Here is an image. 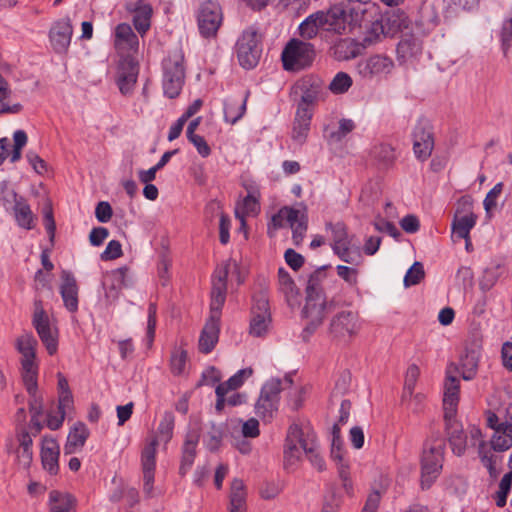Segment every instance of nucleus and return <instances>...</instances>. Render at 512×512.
Segmentation results:
<instances>
[{
  "label": "nucleus",
  "mask_w": 512,
  "mask_h": 512,
  "mask_svg": "<svg viewBox=\"0 0 512 512\" xmlns=\"http://www.w3.org/2000/svg\"><path fill=\"white\" fill-rule=\"evenodd\" d=\"M175 418L171 412H166L160 421L157 435L147 442L141 453L143 473V492L147 497L153 496V484L156 468V453L159 441L168 443L173 436Z\"/></svg>",
  "instance_id": "nucleus-1"
},
{
  "label": "nucleus",
  "mask_w": 512,
  "mask_h": 512,
  "mask_svg": "<svg viewBox=\"0 0 512 512\" xmlns=\"http://www.w3.org/2000/svg\"><path fill=\"white\" fill-rule=\"evenodd\" d=\"M512 447V424L501 423L491 438V448L482 441L478 446V457L482 465L488 470L492 479L500 473L503 457L496 452H504Z\"/></svg>",
  "instance_id": "nucleus-2"
},
{
  "label": "nucleus",
  "mask_w": 512,
  "mask_h": 512,
  "mask_svg": "<svg viewBox=\"0 0 512 512\" xmlns=\"http://www.w3.org/2000/svg\"><path fill=\"white\" fill-rule=\"evenodd\" d=\"M325 267L311 274L306 287V304L303 309L304 316L309 320L308 328L318 327L331 305H328L322 291V282L325 279Z\"/></svg>",
  "instance_id": "nucleus-3"
},
{
  "label": "nucleus",
  "mask_w": 512,
  "mask_h": 512,
  "mask_svg": "<svg viewBox=\"0 0 512 512\" xmlns=\"http://www.w3.org/2000/svg\"><path fill=\"white\" fill-rule=\"evenodd\" d=\"M317 442L314 431L309 427H300L297 424L290 426L284 449V466L287 470H294L301 460L302 453L312 452V445Z\"/></svg>",
  "instance_id": "nucleus-4"
},
{
  "label": "nucleus",
  "mask_w": 512,
  "mask_h": 512,
  "mask_svg": "<svg viewBox=\"0 0 512 512\" xmlns=\"http://www.w3.org/2000/svg\"><path fill=\"white\" fill-rule=\"evenodd\" d=\"M37 345L36 338L30 332L21 334L15 342V347L21 354L22 379L28 393H33L37 387Z\"/></svg>",
  "instance_id": "nucleus-5"
},
{
  "label": "nucleus",
  "mask_w": 512,
  "mask_h": 512,
  "mask_svg": "<svg viewBox=\"0 0 512 512\" xmlns=\"http://www.w3.org/2000/svg\"><path fill=\"white\" fill-rule=\"evenodd\" d=\"M291 387L292 379L289 376L267 381L254 405L255 414L263 421H270L278 409L279 393Z\"/></svg>",
  "instance_id": "nucleus-6"
},
{
  "label": "nucleus",
  "mask_w": 512,
  "mask_h": 512,
  "mask_svg": "<svg viewBox=\"0 0 512 512\" xmlns=\"http://www.w3.org/2000/svg\"><path fill=\"white\" fill-rule=\"evenodd\" d=\"M444 448V441L440 437L426 442L421 461L422 487L429 488L438 477L442 469Z\"/></svg>",
  "instance_id": "nucleus-7"
},
{
  "label": "nucleus",
  "mask_w": 512,
  "mask_h": 512,
  "mask_svg": "<svg viewBox=\"0 0 512 512\" xmlns=\"http://www.w3.org/2000/svg\"><path fill=\"white\" fill-rule=\"evenodd\" d=\"M314 57L313 45L299 39H291L281 54L283 68L289 72H298L309 67Z\"/></svg>",
  "instance_id": "nucleus-8"
},
{
  "label": "nucleus",
  "mask_w": 512,
  "mask_h": 512,
  "mask_svg": "<svg viewBox=\"0 0 512 512\" xmlns=\"http://www.w3.org/2000/svg\"><path fill=\"white\" fill-rule=\"evenodd\" d=\"M185 80L184 56L177 50L163 61V89L169 98L177 97Z\"/></svg>",
  "instance_id": "nucleus-9"
},
{
  "label": "nucleus",
  "mask_w": 512,
  "mask_h": 512,
  "mask_svg": "<svg viewBox=\"0 0 512 512\" xmlns=\"http://www.w3.org/2000/svg\"><path fill=\"white\" fill-rule=\"evenodd\" d=\"M32 324L50 355H54L58 349V330L50 323L41 299H35Z\"/></svg>",
  "instance_id": "nucleus-10"
},
{
  "label": "nucleus",
  "mask_w": 512,
  "mask_h": 512,
  "mask_svg": "<svg viewBox=\"0 0 512 512\" xmlns=\"http://www.w3.org/2000/svg\"><path fill=\"white\" fill-rule=\"evenodd\" d=\"M404 26H406V20L402 14L379 15L371 21L364 41L367 44H373L382 38L393 37Z\"/></svg>",
  "instance_id": "nucleus-11"
},
{
  "label": "nucleus",
  "mask_w": 512,
  "mask_h": 512,
  "mask_svg": "<svg viewBox=\"0 0 512 512\" xmlns=\"http://www.w3.org/2000/svg\"><path fill=\"white\" fill-rule=\"evenodd\" d=\"M231 269L237 270L238 265L235 260H227L217 266L212 277L211 289V314L220 315L222 306L226 300L227 276Z\"/></svg>",
  "instance_id": "nucleus-12"
},
{
  "label": "nucleus",
  "mask_w": 512,
  "mask_h": 512,
  "mask_svg": "<svg viewBox=\"0 0 512 512\" xmlns=\"http://www.w3.org/2000/svg\"><path fill=\"white\" fill-rule=\"evenodd\" d=\"M261 56L260 36L254 28L245 30L237 42V57L243 68L255 67Z\"/></svg>",
  "instance_id": "nucleus-13"
},
{
  "label": "nucleus",
  "mask_w": 512,
  "mask_h": 512,
  "mask_svg": "<svg viewBox=\"0 0 512 512\" xmlns=\"http://www.w3.org/2000/svg\"><path fill=\"white\" fill-rule=\"evenodd\" d=\"M394 61L389 56L374 54L361 59L357 64V72L363 79L380 80L392 73Z\"/></svg>",
  "instance_id": "nucleus-14"
},
{
  "label": "nucleus",
  "mask_w": 512,
  "mask_h": 512,
  "mask_svg": "<svg viewBox=\"0 0 512 512\" xmlns=\"http://www.w3.org/2000/svg\"><path fill=\"white\" fill-rule=\"evenodd\" d=\"M361 328L357 313L342 311L336 314L330 323L331 336L341 342H348L355 337Z\"/></svg>",
  "instance_id": "nucleus-15"
},
{
  "label": "nucleus",
  "mask_w": 512,
  "mask_h": 512,
  "mask_svg": "<svg viewBox=\"0 0 512 512\" xmlns=\"http://www.w3.org/2000/svg\"><path fill=\"white\" fill-rule=\"evenodd\" d=\"M296 88L301 92L297 108L311 109L316 103L324 101L327 97L323 80L313 75L301 78L296 83Z\"/></svg>",
  "instance_id": "nucleus-16"
},
{
  "label": "nucleus",
  "mask_w": 512,
  "mask_h": 512,
  "mask_svg": "<svg viewBox=\"0 0 512 512\" xmlns=\"http://www.w3.org/2000/svg\"><path fill=\"white\" fill-rule=\"evenodd\" d=\"M197 21L199 31L203 37H214L223 21L220 5L211 0L203 2L198 11Z\"/></svg>",
  "instance_id": "nucleus-17"
},
{
  "label": "nucleus",
  "mask_w": 512,
  "mask_h": 512,
  "mask_svg": "<svg viewBox=\"0 0 512 512\" xmlns=\"http://www.w3.org/2000/svg\"><path fill=\"white\" fill-rule=\"evenodd\" d=\"M139 63L131 56H126L119 61L116 83L122 95H130L137 82Z\"/></svg>",
  "instance_id": "nucleus-18"
},
{
  "label": "nucleus",
  "mask_w": 512,
  "mask_h": 512,
  "mask_svg": "<svg viewBox=\"0 0 512 512\" xmlns=\"http://www.w3.org/2000/svg\"><path fill=\"white\" fill-rule=\"evenodd\" d=\"M434 147L431 125L426 120H420L413 130V151L420 160L430 157Z\"/></svg>",
  "instance_id": "nucleus-19"
},
{
  "label": "nucleus",
  "mask_w": 512,
  "mask_h": 512,
  "mask_svg": "<svg viewBox=\"0 0 512 512\" xmlns=\"http://www.w3.org/2000/svg\"><path fill=\"white\" fill-rule=\"evenodd\" d=\"M323 29L336 34H345L348 27V15L343 5L336 4L326 11H318Z\"/></svg>",
  "instance_id": "nucleus-20"
},
{
  "label": "nucleus",
  "mask_w": 512,
  "mask_h": 512,
  "mask_svg": "<svg viewBox=\"0 0 512 512\" xmlns=\"http://www.w3.org/2000/svg\"><path fill=\"white\" fill-rule=\"evenodd\" d=\"M73 26L68 17L57 20L49 31V39L56 53H65L71 42Z\"/></svg>",
  "instance_id": "nucleus-21"
},
{
  "label": "nucleus",
  "mask_w": 512,
  "mask_h": 512,
  "mask_svg": "<svg viewBox=\"0 0 512 512\" xmlns=\"http://www.w3.org/2000/svg\"><path fill=\"white\" fill-rule=\"evenodd\" d=\"M460 381L448 370L444 382L443 408L444 419L450 421L455 418L459 402Z\"/></svg>",
  "instance_id": "nucleus-22"
},
{
  "label": "nucleus",
  "mask_w": 512,
  "mask_h": 512,
  "mask_svg": "<svg viewBox=\"0 0 512 512\" xmlns=\"http://www.w3.org/2000/svg\"><path fill=\"white\" fill-rule=\"evenodd\" d=\"M247 196L243 199L242 203H238L235 208V216L241 223V229H245V217L256 215L260 210L259 197L260 192L258 188L252 184L245 185Z\"/></svg>",
  "instance_id": "nucleus-23"
},
{
  "label": "nucleus",
  "mask_w": 512,
  "mask_h": 512,
  "mask_svg": "<svg viewBox=\"0 0 512 512\" xmlns=\"http://www.w3.org/2000/svg\"><path fill=\"white\" fill-rule=\"evenodd\" d=\"M60 294L65 308L74 313L78 310L79 288L74 275L67 270L61 272Z\"/></svg>",
  "instance_id": "nucleus-24"
},
{
  "label": "nucleus",
  "mask_w": 512,
  "mask_h": 512,
  "mask_svg": "<svg viewBox=\"0 0 512 512\" xmlns=\"http://www.w3.org/2000/svg\"><path fill=\"white\" fill-rule=\"evenodd\" d=\"M253 373L251 368H245L239 370L236 374L230 377L227 381L219 384L216 388L217 401L215 408L217 411H222L225 407V395L230 391L238 389L246 379H248Z\"/></svg>",
  "instance_id": "nucleus-25"
},
{
  "label": "nucleus",
  "mask_w": 512,
  "mask_h": 512,
  "mask_svg": "<svg viewBox=\"0 0 512 512\" xmlns=\"http://www.w3.org/2000/svg\"><path fill=\"white\" fill-rule=\"evenodd\" d=\"M60 448L56 440L44 436L41 443V462L43 468L50 474L56 475L59 471Z\"/></svg>",
  "instance_id": "nucleus-26"
},
{
  "label": "nucleus",
  "mask_w": 512,
  "mask_h": 512,
  "mask_svg": "<svg viewBox=\"0 0 512 512\" xmlns=\"http://www.w3.org/2000/svg\"><path fill=\"white\" fill-rule=\"evenodd\" d=\"M219 320L220 315L211 314L209 320L205 324L199 338V350L202 353H210L218 342Z\"/></svg>",
  "instance_id": "nucleus-27"
},
{
  "label": "nucleus",
  "mask_w": 512,
  "mask_h": 512,
  "mask_svg": "<svg viewBox=\"0 0 512 512\" xmlns=\"http://www.w3.org/2000/svg\"><path fill=\"white\" fill-rule=\"evenodd\" d=\"M126 269L119 268L106 273L103 277V287L105 290V298L109 302H114L118 299L121 289L124 286Z\"/></svg>",
  "instance_id": "nucleus-28"
},
{
  "label": "nucleus",
  "mask_w": 512,
  "mask_h": 512,
  "mask_svg": "<svg viewBox=\"0 0 512 512\" xmlns=\"http://www.w3.org/2000/svg\"><path fill=\"white\" fill-rule=\"evenodd\" d=\"M422 51V42L419 38L414 35H404L397 46V58L400 62H407L419 54Z\"/></svg>",
  "instance_id": "nucleus-29"
},
{
  "label": "nucleus",
  "mask_w": 512,
  "mask_h": 512,
  "mask_svg": "<svg viewBox=\"0 0 512 512\" xmlns=\"http://www.w3.org/2000/svg\"><path fill=\"white\" fill-rule=\"evenodd\" d=\"M89 434V429L84 423H76L67 436V441L64 446V453L74 454L79 451L85 445Z\"/></svg>",
  "instance_id": "nucleus-30"
},
{
  "label": "nucleus",
  "mask_w": 512,
  "mask_h": 512,
  "mask_svg": "<svg viewBox=\"0 0 512 512\" xmlns=\"http://www.w3.org/2000/svg\"><path fill=\"white\" fill-rule=\"evenodd\" d=\"M311 118L312 109L297 108L292 129V139L297 143L303 144L305 142L310 129Z\"/></svg>",
  "instance_id": "nucleus-31"
},
{
  "label": "nucleus",
  "mask_w": 512,
  "mask_h": 512,
  "mask_svg": "<svg viewBox=\"0 0 512 512\" xmlns=\"http://www.w3.org/2000/svg\"><path fill=\"white\" fill-rule=\"evenodd\" d=\"M246 490L241 479L235 478L231 482L229 493L228 512H246Z\"/></svg>",
  "instance_id": "nucleus-32"
},
{
  "label": "nucleus",
  "mask_w": 512,
  "mask_h": 512,
  "mask_svg": "<svg viewBox=\"0 0 512 512\" xmlns=\"http://www.w3.org/2000/svg\"><path fill=\"white\" fill-rule=\"evenodd\" d=\"M331 52L336 60H350L360 54V45L354 39L342 38L334 43Z\"/></svg>",
  "instance_id": "nucleus-33"
},
{
  "label": "nucleus",
  "mask_w": 512,
  "mask_h": 512,
  "mask_svg": "<svg viewBox=\"0 0 512 512\" xmlns=\"http://www.w3.org/2000/svg\"><path fill=\"white\" fill-rule=\"evenodd\" d=\"M115 47L119 50H136L138 38L131 26L126 23L119 24L115 29Z\"/></svg>",
  "instance_id": "nucleus-34"
},
{
  "label": "nucleus",
  "mask_w": 512,
  "mask_h": 512,
  "mask_svg": "<svg viewBox=\"0 0 512 512\" xmlns=\"http://www.w3.org/2000/svg\"><path fill=\"white\" fill-rule=\"evenodd\" d=\"M378 13V7L375 4L362 5L353 7L349 10L348 27H361L370 22V18Z\"/></svg>",
  "instance_id": "nucleus-35"
},
{
  "label": "nucleus",
  "mask_w": 512,
  "mask_h": 512,
  "mask_svg": "<svg viewBox=\"0 0 512 512\" xmlns=\"http://www.w3.org/2000/svg\"><path fill=\"white\" fill-rule=\"evenodd\" d=\"M446 429L453 453L457 456L463 455L467 445L466 436L454 418L450 421H446Z\"/></svg>",
  "instance_id": "nucleus-36"
},
{
  "label": "nucleus",
  "mask_w": 512,
  "mask_h": 512,
  "mask_svg": "<svg viewBox=\"0 0 512 512\" xmlns=\"http://www.w3.org/2000/svg\"><path fill=\"white\" fill-rule=\"evenodd\" d=\"M278 283L280 291L285 295L286 301L290 306L298 303L299 291L286 270H278Z\"/></svg>",
  "instance_id": "nucleus-37"
},
{
  "label": "nucleus",
  "mask_w": 512,
  "mask_h": 512,
  "mask_svg": "<svg viewBox=\"0 0 512 512\" xmlns=\"http://www.w3.org/2000/svg\"><path fill=\"white\" fill-rule=\"evenodd\" d=\"M370 156L383 168L391 166L396 159L394 148L386 143L375 144L371 148Z\"/></svg>",
  "instance_id": "nucleus-38"
},
{
  "label": "nucleus",
  "mask_w": 512,
  "mask_h": 512,
  "mask_svg": "<svg viewBox=\"0 0 512 512\" xmlns=\"http://www.w3.org/2000/svg\"><path fill=\"white\" fill-rule=\"evenodd\" d=\"M17 438L19 443L16 450L17 459L24 468H27L33 459L32 437L29 433L23 431L18 434Z\"/></svg>",
  "instance_id": "nucleus-39"
},
{
  "label": "nucleus",
  "mask_w": 512,
  "mask_h": 512,
  "mask_svg": "<svg viewBox=\"0 0 512 512\" xmlns=\"http://www.w3.org/2000/svg\"><path fill=\"white\" fill-rule=\"evenodd\" d=\"M10 211L13 212L15 220L20 227L28 230L34 227V214L24 198L18 200V203Z\"/></svg>",
  "instance_id": "nucleus-40"
},
{
  "label": "nucleus",
  "mask_w": 512,
  "mask_h": 512,
  "mask_svg": "<svg viewBox=\"0 0 512 512\" xmlns=\"http://www.w3.org/2000/svg\"><path fill=\"white\" fill-rule=\"evenodd\" d=\"M355 129V123L351 119L342 118L338 122V128L334 129L330 125L325 127V137L331 143L342 141L349 133Z\"/></svg>",
  "instance_id": "nucleus-41"
},
{
  "label": "nucleus",
  "mask_w": 512,
  "mask_h": 512,
  "mask_svg": "<svg viewBox=\"0 0 512 512\" xmlns=\"http://www.w3.org/2000/svg\"><path fill=\"white\" fill-rule=\"evenodd\" d=\"M479 362V353L475 349L466 350L460 359L461 375L464 380H471L475 377Z\"/></svg>",
  "instance_id": "nucleus-42"
},
{
  "label": "nucleus",
  "mask_w": 512,
  "mask_h": 512,
  "mask_svg": "<svg viewBox=\"0 0 512 512\" xmlns=\"http://www.w3.org/2000/svg\"><path fill=\"white\" fill-rule=\"evenodd\" d=\"M477 216L454 217L452 221V233L455 237L469 240L471 229L475 226Z\"/></svg>",
  "instance_id": "nucleus-43"
},
{
  "label": "nucleus",
  "mask_w": 512,
  "mask_h": 512,
  "mask_svg": "<svg viewBox=\"0 0 512 512\" xmlns=\"http://www.w3.org/2000/svg\"><path fill=\"white\" fill-rule=\"evenodd\" d=\"M249 93L247 92L242 100H227L224 107L225 120L231 124H235L242 118L246 111V102Z\"/></svg>",
  "instance_id": "nucleus-44"
},
{
  "label": "nucleus",
  "mask_w": 512,
  "mask_h": 512,
  "mask_svg": "<svg viewBox=\"0 0 512 512\" xmlns=\"http://www.w3.org/2000/svg\"><path fill=\"white\" fill-rule=\"evenodd\" d=\"M49 505L52 512H73L74 500L69 494L52 491L49 495Z\"/></svg>",
  "instance_id": "nucleus-45"
},
{
  "label": "nucleus",
  "mask_w": 512,
  "mask_h": 512,
  "mask_svg": "<svg viewBox=\"0 0 512 512\" xmlns=\"http://www.w3.org/2000/svg\"><path fill=\"white\" fill-rule=\"evenodd\" d=\"M323 29L321 18L318 11L309 15L299 26V34L305 39H312L317 34L319 29Z\"/></svg>",
  "instance_id": "nucleus-46"
},
{
  "label": "nucleus",
  "mask_w": 512,
  "mask_h": 512,
  "mask_svg": "<svg viewBox=\"0 0 512 512\" xmlns=\"http://www.w3.org/2000/svg\"><path fill=\"white\" fill-rule=\"evenodd\" d=\"M288 224L292 229L294 244L299 245L307 231V216L300 210H296V217L292 216Z\"/></svg>",
  "instance_id": "nucleus-47"
},
{
  "label": "nucleus",
  "mask_w": 512,
  "mask_h": 512,
  "mask_svg": "<svg viewBox=\"0 0 512 512\" xmlns=\"http://www.w3.org/2000/svg\"><path fill=\"white\" fill-rule=\"evenodd\" d=\"M512 488V470L505 473L501 478L498 489L493 494V499L497 507H504L507 504V498Z\"/></svg>",
  "instance_id": "nucleus-48"
},
{
  "label": "nucleus",
  "mask_w": 512,
  "mask_h": 512,
  "mask_svg": "<svg viewBox=\"0 0 512 512\" xmlns=\"http://www.w3.org/2000/svg\"><path fill=\"white\" fill-rule=\"evenodd\" d=\"M292 216L296 217V209L290 207L281 208L278 213L272 217L271 224L268 227V233L272 236V230L275 231L288 224Z\"/></svg>",
  "instance_id": "nucleus-49"
},
{
  "label": "nucleus",
  "mask_w": 512,
  "mask_h": 512,
  "mask_svg": "<svg viewBox=\"0 0 512 512\" xmlns=\"http://www.w3.org/2000/svg\"><path fill=\"white\" fill-rule=\"evenodd\" d=\"M150 15L151 8L148 5L142 6L136 10V13L133 17V23L135 29L140 34H145L150 28Z\"/></svg>",
  "instance_id": "nucleus-50"
},
{
  "label": "nucleus",
  "mask_w": 512,
  "mask_h": 512,
  "mask_svg": "<svg viewBox=\"0 0 512 512\" xmlns=\"http://www.w3.org/2000/svg\"><path fill=\"white\" fill-rule=\"evenodd\" d=\"M332 231V249H339L345 245H351V239L349 238L346 230V226L338 222L336 224H331Z\"/></svg>",
  "instance_id": "nucleus-51"
},
{
  "label": "nucleus",
  "mask_w": 512,
  "mask_h": 512,
  "mask_svg": "<svg viewBox=\"0 0 512 512\" xmlns=\"http://www.w3.org/2000/svg\"><path fill=\"white\" fill-rule=\"evenodd\" d=\"M22 198L23 197L18 196L17 193L9 187L7 181H2L0 183V201L6 211H10L16 203H18V200H21Z\"/></svg>",
  "instance_id": "nucleus-52"
},
{
  "label": "nucleus",
  "mask_w": 512,
  "mask_h": 512,
  "mask_svg": "<svg viewBox=\"0 0 512 512\" xmlns=\"http://www.w3.org/2000/svg\"><path fill=\"white\" fill-rule=\"evenodd\" d=\"M52 274L38 270L34 276V290L36 293L35 299H41L40 294L42 291L47 290L52 294Z\"/></svg>",
  "instance_id": "nucleus-53"
},
{
  "label": "nucleus",
  "mask_w": 512,
  "mask_h": 512,
  "mask_svg": "<svg viewBox=\"0 0 512 512\" xmlns=\"http://www.w3.org/2000/svg\"><path fill=\"white\" fill-rule=\"evenodd\" d=\"M352 78L345 72H338L330 82L328 89L334 94H343L352 86Z\"/></svg>",
  "instance_id": "nucleus-54"
},
{
  "label": "nucleus",
  "mask_w": 512,
  "mask_h": 512,
  "mask_svg": "<svg viewBox=\"0 0 512 512\" xmlns=\"http://www.w3.org/2000/svg\"><path fill=\"white\" fill-rule=\"evenodd\" d=\"M270 321V315L254 314L250 323V334L262 337L267 332Z\"/></svg>",
  "instance_id": "nucleus-55"
},
{
  "label": "nucleus",
  "mask_w": 512,
  "mask_h": 512,
  "mask_svg": "<svg viewBox=\"0 0 512 512\" xmlns=\"http://www.w3.org/2000/svg\"><path fill=\"white\" fill-rule=\"evenodd\" d=\"M14 146L10 156V161L15 163L21 159L22 149L27 144L28 137L25 131L17 130L13 134Z\"/></svg>",
  "instance_id": "nucleus-56"
},
{
  "label": "nucleus",
  "mask_w": 512,
  "mask_h": 512,
  "mask_svg": "<svg viewBox=\"0 0 512 512\" xmlns=\"http://www.w3.org/2000/svg\"><path fill=\"white\" fill-rule=\"evenodd\" d=\"M425 272L422 263L415 262L409 270L406 272L404 277V285L406 287H410L412 285H416L420 283V281L424 278Z\"/></svg>",
  "instance_id": "nucleus-57"
},
{
  "label": "nucleus",
  "mask_w": 512,
  "mask_h": 512,
  "mask_svg": "<svg viewBox=\"0 0 512 512\" xmlns=\"http://www.w3.org/2000/svg\"><path fill=\"white\" fill-rule=\"evenodd\" d=\"M187 362V352L183 349L175 350L171 356V370L175 375L184 372Z\"/></svg>",
  "instance_id": "nucleus-58"
},
{
  "label": "nucleus",
  "mask_w": 512,
  "mask_h": 512,
  "mask_svg": "<svg viewBox=\"0 0 512 512\" xmlns=\"http://www.w3.org/2000/svg\"><path fill=\"white\" fill-rule=\"evenodd\" d=\"M477 216L473 211V199L466 195L461 197L456 204L454 217Z\"/></svg>",
  "instance_id": "nucleus-59"
},
{
  "label": "nucleus",
  "mask_w": 512,
  "mask_h": 512,
  "mask_svg": "<svg viewBox=\"0 0 512 512\" xmlns=\"http://www.w3.org/2000/svg\"><path fill=\"white\" fill-rule=\"evenodd\" d=\"M337 464L338 476L343 483V488L349 492L352 489V481L350 478V465L344 459L335 460Z\"/></svg>",
  "instance_id": "nucleus-60"
},
{
  "label": "nucleus",
  "mask_w": 512,
  "mask_h": 512,
  "mask_svg": "<svg viewBox=\"0 0 512 512\" xmlns=\"http://www.w3.org/2000/svg\"><path fill=\"white\" fill-rule=\"evenodd\" d=\"M337 275L342 278L349 286H356L358 283V270L353 267L338 265L336 267Z\"/></svg>",
  "instance_id": "nucleus-61"
},
{
  "label": "nucleus",
  "mask_w": 512,
  "mask_h": 512,
  "mask_svg": "<svg viewBox=\"0 0 512 512\" xmlns=\"http://www.w3.org/2000/svg\"><path fill=\"white\" fill-rule=\"evenodd\" d=\"M334 253L344 262L349 264H358L360 262V254L358 251H352L351 245H345L339 249H333Z\"/></svg>",
  "instance_id": "nucleus-62"
},
{
  "label": "nucleus",
  "mask_w": 512,
  "mask_h": 512,
  "mask_svg": "<svg viewBox=\"0 0 512 512\" xmlns=\"http://www.w3.org/2000/svg\"><path fill=\"white\" fill-rule=\"evenodd\" d=\"M122 256V245L117 240H111L106 249L101 253L100 258L103 261L114 260Z\"/></svg>",
  "instance_id": "nucleus-63"
},
{
  "label": "nucleus",
  "mask_w": 512,
  "mask_h": 512,
  "mask_svg": "<svg viewBox=\"0 0 512 512\" xmlns=\"http://www.w3.org/2000/svg\"><path fill=\"white\" fill-rule=\"evenodd\" d=\"M503 189L502 183H497L486 195L484 199V208L487 214H489L495 207L498 196L501 194Z\"/></svg>",
  "instance_id": "nucleus-64"
}]
</instances>
